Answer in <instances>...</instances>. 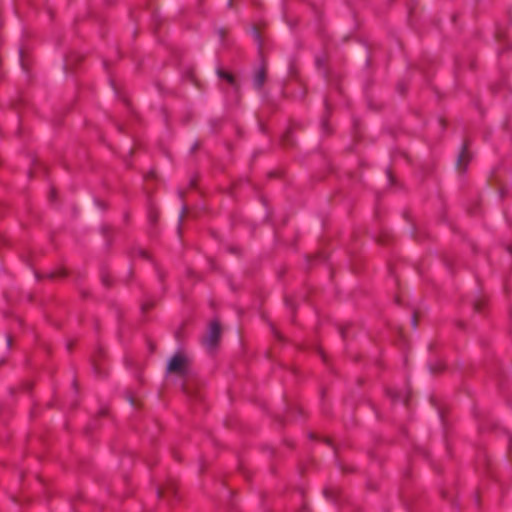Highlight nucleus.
I'll return each instance as SVG.
<instances>
[{"mask_svg": "<svg viewBox=\"0 0 512 512\" xmlns=\"http://www.w3.org/2000/svg\"><path fill=\"white\" fill-rule=\"evenodd\" d=\"M166 372L168 375H176L178 377H185L189 373V359L182 353H175L168 361Z\"/></svg>", "mask_w": 512, "mask_h": 512, "instance_id": "f257e3e1", "label": "nucleus"}, {"mask_svg": "<svg viewBox=\"0 0 512 512\" xmlns=\"http://www.w3.org/2000/svg\"><path fill=\"white\" fill-rule=\"evenodd\" d=\"M221 329L216 321L210 323L207 333L203 339L204 346L209 350L213 351L220 340Z\"/></svg>", "mask_w": 512, "mask_h": 512, "instance_id": "f03ea898", "label": "nucleus"}, {"mask_svg": "<svg viewBox=\"0 0 512 512\" xmlns=\"http://www.w3.org/2000/svg\"><path fill=\"white\" fill-rule=\"evenodd\" d=\"M387 394L393 401H397V402H401V403H406L407 399L409 397V392L407 389H401V390L389 389L387 391Z\"/></svg>", "mask_w": 512, "mask_h": 512, "instance_id": "7ed1b4c3", "label": "nucleus"}, {"mask_svg": "<svg viewBox=\"0 0 512 512\" xmlns=\"http://www.w3.org/2000/svg\"><path fill=\"white\" fill-rule=\"evenodd\" d=\"M469 159V152L465 146L462 147L457 157V167L460 170H464Z\"/></svg>", "mask_w": 512, "mask_h": 512, "instance_id": "20e7f679", "label": "nucleus"}, {"mask_svg": "<svg viewBox=\"0 0 512 512\" xmlns=\"http://www.w3.org/2000/svg\"><path fill=\"white\" fill-rule=\"evenodd\" d=\"M264 78V72L262 70L257 71L253 79L254 86L260 88L264 83Z\"/></svg>", "mask_w": 512, "mask_h": 512, "instance_id": "39448f33", "label": "nucleus"}, {"mask_svg": "<svg viewBox=\"0 0 512 512\" xmlns=\"http://www.w3.org/2000/svg\"><path fill=\"white\" fill-rule=\"evenodd\" d=\"M218 76L220 79L226 80L231 86L235 85L233 76L231 74H229L228 72H225L223 70H218Z\"/></svg>", "mask_w": 512, "mask_h": 512, "instance_id": "423d86ee", "label": "nucleus"}, {"mask_svg": "<svg viewBox=\"0 0 512 512\" xmlns=\"http://www.w3.org/2000/svg\"><path fill=\"white\" fill-rule=\"evenodd\" d=\"M185 393L187 394V396H188L189 398H192V397H193V396H192V394H191V391H190V389H189L188 387H186V388H185Z\"/></svg>", "mask_w": 512, "mask_h": 512, "instance_id": "0eeeda50", "label": "nucleus"}, {"mask_svg": "<svg viewBox=\"0 0 512 512\" xmlns=\"http://www.w3.org/2000/svg\"><path fill=\"white\" fill-rule=\"evenodd\" d=\"M254 37L257 41H259V34L256 30L253 31Z\"/></svg>", "mask_w": 512, "mask_h": 512, "instance_id": "6e6552de", "label": "nucleus"}, {"mask_svg": "<svg viewBox=\"0 0 512 512\" xmlns=\"http://www.w3.org/2000/svg\"><path fill=\"white\" fill-rule=\"evenodd\" d=\"M54 197H55V191H54V190H51V193H50V199L52 200Z\"/></svg>", "mask_w": 512, "mask_h": 512, "instance_id": "1a4fd4ad", "label": "nucleus"}, {"mask_svg": "<svg viewBox=\"0 0 512 512\" xmlns=\"http://www.w3.org/2000/svg\"><path fill=\"white\" fill-rule=\"evenodd\" d=\"M412 325H413L414 328L416 327V321H415L414 318L412 319Z\"/></svg>", "mask_w": 512, "mask_h": 512, "instance_id": "9d476101", "label": "nucleus"}, {"mask_svg": "<svg viewBox=\"0 0 512 512\" xmlns=\"http://www.w3.org/2000/svg\"><path fill=\"white\" fill-rule=\"evenodd\" d=\"M129 403H130V405H132V404H133V400H132V398H131V397H130Z\"/></svg>", "mask_w": 512, "mask_h": 512, "instance_id": "9b49d317", "label": "nucleus"}]
</instances>
